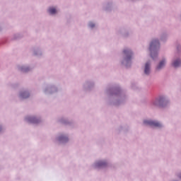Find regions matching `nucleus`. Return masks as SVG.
Instances as JSON below:
<instances>
[{
	"label": "nucleus",
	"instance_id": "nucleus-15",
	"mask_svg": "<svg viewBox=\"0 0 181 181\" xmlns=\"http://www.w3.org/2000/svg\"><path fill=\"white\" fill-rule=\"evenodd\" d=\"M117 94V89H115V95Z\"/></svg>",
	"mask_w": 181,
	"mask_h": 181
},
{
	"label": "nucleus",
	"instance_id": "nucleus-1",
	"mask_svg": "<svg viewBox=\"0 0 181 181\" xmlns=\"http://www.w3.org/2000/svg\"><path fill=\"white\" fill-rule=\"evenodd\" d=\"M144 124H145V125H150V127H162V124L160 123L153 120H144Z\"/></svg>",
	"mask_w": 181,
	"mask_h": 181
},
{
	"label": "nucleus",
	"instance_id": "nucleus-8",
	"mask_svg": "<svg viewBox=\"0 0 181 181\" xmlns=\"http://www.w3.org/2000/svg\"><path fill=\"white\" fill-rule=\"evenodd\" d=\"M165 60L161 61L157 66V70H160V69L163 68L165 66Z\"/></svg>",
	"mask_w": 181,
	"mask_h": 181
},
{
	"label": "nucleus",
	"instance_id": "nucleus-4",
	"mask_svg": "<svg viewBox=\"0 0 181 181\" xmlns=\"http://www.w3.org/2000/svg\"><path fill=\"white\" fill-rule=\"evenodd\" d=\"M144 73L146 75L151 73V64L148 62H147L145 65Z\"/></svg>",
	"mask_w": 181,
	"mask_h": 181
},
{
	"label": "nucleus",
	"instance_id": "nucleus-3",
	"mask_svg": "<svg viewBox=\"0 0 181 181\" xmlns=\"http://www.w3.org/2000/svg\"><path fill=\"white\" fill-rule=\"evenodd\" d=\"M159 46H160V44H159V41L158 40H153L150 45L151 52H152V50H153V49H156V47H159Z\"/></svg>",
	"mask_w": 181,
	"mask_h": 181
},
{
	"label": "nucleus",
	"instance_id": "nucleus-12",
	"mask_svg": "<svg viewBox=\"0 0 181 181\" xmlns=\"http://www.w3.org/2000/svg\"><path fill=\"white\" fill-rule=\"evenodd\" d=\"M67 137L64 136H62L59 137V141H67Z\"/></svg>",
	"mask_w": 181,
	"mask_h": 181
},
{
	"label": "nucleus",
	"instance_id": "nucleus-9",
	"mask_svg": "<svg viewBox=\"0 0 181 181\" xmlns=\"http://www.w3.org/2000/svg\"><path fill=\"white\" fill-rule=\"evenodd\" d=\"M21 98H28L29 97V93L28 92H23L21 93Z\"/></svg>",
	"mask_w": 181,
	"mask_h": 181
},
{
	"label": "nucleus",
	"instance_id": "nucleus-10",
	"mask_svg": "<svg viewBox=\"0 0 181 181\" xmlns=\"http://www.w3.org/2000/svg\"><path fill=\"white\" fill-rule=\"evenodd\" d=\"M48 12H49V13L51 15H54V13H56L57 11H56L55 8L52 7V8H49Z\"/></svg>",
	"mask_w": 181,
	"mask_h": 181
},
{
	"label": "nucleus",
	"instance_id": "nucleus-6",
	"mask_svg": "<svg viewBox=\"0 0 181 181\" xmlns=\"http://www.w3.org/2000/svg\"><path fill=\"white\" fill-rule=\"evenodd\" d=\"M107 163L105 161H98L96 163L98 168H105Z\"/></svg>",
	"mask_w": 181,
	"mask_h": 181
},
{
	"label": "nucleus",
	"instance_id": "nucleus-2",
	"mask_svg": "<svg viewBox=\"0 0 181 181\" xmlns=\"http://www.w3.org/2000/svg\"><path fill=\"white\" fill-rule=\"evenodd\" d=\"M123 53L125 56L124 60L126 62H128L129 60H131V58L132 57V52L129 49H124L123 51Z\"/></svg>",
	"mask_w": 181,
	"mask_h": 181
},
{
	"label": "nucleus",
	"instance_id": "nucleus-5",
	"mask_svg": "<svg viewBox=\"0 0 181 181\" xmlns=\"http://www.w3.org/2000/svg\"><path fill=\"white\" fill-rule=\"evenodd\" d=\"M162 103H163V98H160L156 99L153 104V105H162Z\"/></svg>",
	"mask_w": 181,
	"mask_h": 181
},
{
	"label": "nucleus",
	"instance_id": "nucleus-14",
	"mask_svg": "<svg viewBox=\"0 0 181 181\" xmlns=\"http://www.w3.org/2000/svg\"><path fill=\"white\" fill-rule=\"evenodd\" d=\"M151 56L152 59H154V57H153V52H151Z\"/></svg>",
	"mask_w": 181,
	"mask_h": 181
},
{
	"label": "nucleus",
	"instance_id": "nucleus-11",
	"mask_svg": "<svg viewBox=\"0 0 181 181\" xmlns=\"http://www.w3.org/2000/svg\"><path fill=\"white\" fill-rule=\"evenodd\" d=\"M30 122L33 124H37L39 122V119H36V117H32L30 119Z\"/></svg>",
	"mask_w": 181,
	"mask_h": 181
},
{
	"label": "nucleus",
	"instance_id": "nucleus-16",
	"mask_svg": "<svg viewBox=\"0 0 181 181\" xmlns=\"http://www.w3.org/2000/svg\"><path fill=\"white\" fill-rule=\"evenodd\" d=\"M154 56L157 57V56H158V54L155 53V54H154Z\"/></svg>",
	"mask_w": 181,
	"mask_h": 181
},
{
	"label": "nucleus",
	"instance_id": "nucleus-13",
	"mask_svg": "<svg viewBox=\"0 0 181 181\" xmlns=\"http://www.w3.org/2000/svg\"><path fill=\"white\" fill-rule=\"evenodd\" d=\"M89 26H90V28H94V26H95V25L94 23H90L89 24Z\"/></svg>",
	"mask_w": 181,
	"mask_h": 181
},
{
	"label": "nucleus",
	"instance_id": "nucleus-7",
	"mask_svg": "<svg viewBox=\"0 0 181 181\" xmlns=\"http://www.w3.org/2000/svg\"><path fill=\"white\" fill-rule=\"evenodd\" d=\"M173 67H179V66H181V61L180 59H177L173 62Z\"/></svg>",
	"mask_w": 181,
	"mask_h": 181
},
{
	"label": "nucleus",
	"instance_id": "nucleus-17",
	"mask_svg": "<svg viewBox=\"0 0 181 181\" xmlns=\"http://www.w3.org/2000/svg\"><path fill=\"white\" fill-rule=\"evenodd\" d=\"M180 179H181V174L180 175Z\"/></svg>",
	"mask_w": 181,
	"mask_h": 181
}]
</instances>
